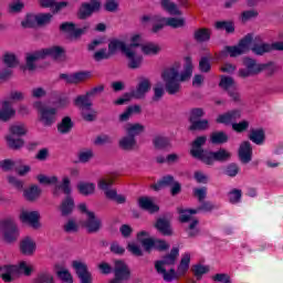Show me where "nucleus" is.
<instances>
[{
	"label": "nucleus",
	"instance_id": "1",
	"mask_svg": "<svg viewBox=\"0 0 283 283\" xmlns=\"http://www.w3.org/2000/svg\"><path fill=\"white\" fill-rule=\"evenodd\" d=\"M179 255L180 249L174 247L169 253L163 255L160 260L155 261V270L158 275H163L164 282H174V280H180V277L187 275L189 265L191 264V254L189 253H185L181 256L177 271L174 268L168 271L165 269V266H175Z\"/></svg>",
	"mask_w": 283,
	"mask_h": 283
},
{
	"label": "nucleus",
	"instance_id": "2",
	"mask_svg": "<svg viewBox=\"0 0 283 283\" xmlns=\"http://www.w3.org/2000/svg\"><path fill=\"white\" fill-rule=\"evenodd\" d=\"M193 74V63L191 57H186V63L184 66V72L181 74L178 72V69L171 66L167 67L161 73V78L165 83V90L167 94L174 96L180 92V83L189 81Z\"/></svg>",
	"mask_w": 283,
	"mask_h": 283
},
{
	"label": "nucleus",
	"instance_id": "3",
	"mask_svg": "<svg viewBox=\"0 0 283 283\" xmlns=\"http://www.w3.org/2000/svg\"><path fill=\"white\" fill-rule=\"evenodd\" d=\"M242 63L245 69H239L240 78H249V76H258L265 72L266 76H273L277 72V65L275 62L270 61L266 63H258V60L249 56L242 59Z\"/></svg>",
	"mask_w": 283,
	"mask_h": 283
},
{
	"label": "nucleus",
	"instance_id": "4",
	"mask_svg": "<svg viewBox=\"0 0 283 283\" xmlns=\"http://www.w3.org/2000/svg\"><path fill=\"white\" fill-rule=\"evenodd\" d=\"M137 240L140 242L146 253H151V251L165 253L171 249V245L165 239L149 238V232L145 230L137 233Z\"/></svg>",
	"mask_w": 283,
	"mask_h": 283
},
{
	"label": "nucleus",
	"instance_id": "5",
	"mask_svg": "<svg viewBox=\"0 0 283 283\" xmlns=\"http://www.w3.org/2000/svg\"><path fill=\"white\" fill-rule=\"evenodd\" d=\"M0 231L7 244H14L19 240V226L12 218H7L0 221Z\"/></svg>",
	"mask_w": 283,
	"mask_h": 283
},
{
	"label": "nucleus",
	"instance_id": "6",
	"mask_svg": "<svg viewBox=\"0 0 283 283\" xmlns=\"http://www.w3.org/2000/svg\"><path fill=\"white\" fill-rule=\"evenodd\" d=\"M112 185H114V179H101L97 182L98 189H101V191H104L107 200H113V202H116L117 205H125V202H127V197H125L124 195H119L116 189H111Z\"/></svg>",
	"mask_w": 283,
	"mask_h": 283
},
{
	"label": "nucleus",
	"instance_id": "7",
	"mask_svg": "<svg viewBox=\"0 0 283 283\" xmlns=\"http://www.w3.org/2000/svg\"><path fill=\"white\" fill-rule=\"evenodd\" d=\"M34 107L40 115V123H42L44 127H52L54 123H56V108L45 106L41 102H35Z\"/></svg>",
	"mask_w": 283,
	"mask_h": 283
},
{
	"label": "nucleus",
	"instance_id": "8",
	"mask_svg": "<svg viewBox=\"0 0 283 283\" xmlns=\"http://www.w3.org/2000/svg\"><path fill=\"white\" fill-rule=\"evenodd\" d=\"M94 12H101V0H90V2H83L77 9L76 17L80 21L90 19Z\"/></svg>",
	"mask_w": 283,
	"mask_h": 283
},
{
	"label": "nucleus",
	"instance_id": "9",
	"mask_svg": "<svg viewBox=\"0 0 283 283\" xmlns=\"http://www.w3.org/2000/svg\"><path fill=\"white\" fill-rule=\"evenodd\" d=\"M72 266L80 280V283H93L94 279L92 276V272H90V268L83 261L74 260L72 262Z\"/></svg>",
	"mask_w": 283,
	"mask_h": 283
},
{
	"label": "nucleus",
	"instance_id": "10",
	"mask_svg": "<svg viewBox=\"0 0 283 283\" xmlns=\"http://www.w3.org/2000/svg\"><path fill=\"white\" fill-rule=\"evenodd\" d=\"M60 78L65 81L67 85H78V83H83V81H87V78H92V72L90 71H80L73 74L61 73Z\"/></svg>",
	"mask_w": 283,
	"mask_h": 283
},
{
	"label": "nucleus",
	"instance_id": "11",
	"mask_svg": "<svg viewBox=\"0 0 283 283\" xmlns=\"http://www.w3.org/2000/svg\"><path fill=\"white\" fill-rule=\"evenodd\" d=\"M113 273L115 277L124 282H128V280H132V270L129 269V265H127V263H125V261L123 260L115 261Z\"/></svg>",
	"mask_w": 283,
	"mask_h": 283
},
{
	"label": "nucleus",
	"instance_id": "12",
	"mask_svg": "<svg viewBox=\"0 0 283 283\" xmlns=\"http://www.w3.org/2000/svg\"><path fill=\"white\" fill-rule=\"evenodd\" d=\"M82 227L86 229V233H98L103 227V221L96 217L95 212H88V217L82 222Z\"/></svg>",
	"mask_w": 283,
	"mask_h": 283
},
{
	"label": "nucleus",
	"instance_id": "13",
	"mask_svg": "<svg viewBox=\"0 0 283 283\" xmlns=\"http://www.w3.org/2000/svg\"><path fill=\"white\" fill-rule=\"evenodd\" d=\"M239 160L243 165H249V163L253 160V147L251 146V142L245 140L240 144Z\"/></svg>",
	"mask_w": 283,
	"mask_h": 283
},
{
	"label": "nucleus",
	"instance_id": "14",
	"mask_svg": "<svg viewBox=\"0 0 283 283\" xmlns=\"http://www.w3.org/2000/svg\"><path fill=\"white\" fill-rule=\"evenodd\" d=\"M154 228L166 238H171L174 235V228L171 227V221L167 218H158L154 224Z\"/></svg>",
	"mask_w": 283,
	"mask_h": 283
},
{
	"label": "nucleus",
	"instance_id": "15",
	"mask_svg": "<svg viewBox=\"0 0 283 283\" xmlns=\"http://www.w3.org/2000/svg\"><path fill=\"white\" fill-rule=\"evenodd\" d=\"M41 218V214L39 211H22L20 214V220L23 224H31L33 229H39L41 227V223H39V220Z\"/></svg>",
	"mask_w": 283,
	"mask_h": 283
},
{
	"label": "nucleus",
	"instance_id": "16",
	"mask_svg": "<svg viewBox=\"0 0 283 283\" xmlns=\"http://www.w3.org/2000/svg\"><path fill=\"white\" fill-rule=\"evenodd\" d=\"M241 116L242 113L240 112V109L228 111L223 114H220L217 117L216 123H218V125H231V123L238 120V118H241Z\"/></svg>",
	"mask_w": 283,
	"mask_h": 283
},
{
	"label": "nucleus",
	"instance_id": "17",
	"mask_svg": "<svg viewBox=\"0 0 283 283\" xmlns=\"http://www.w3.org/2000/svg\"><path fill=\"white\" fill-rule=\"evenodd\" d=\"M207 145V135H201L195 138L191 143V149H190V155L192 158H196L197 156H200L203 154L205 148L203 146Z\"/></svg>",
	"mask_w": 283,
	"mask_h": 283
},
{
	"label": "nucleus",
	"instance_id": "18",
	"mask_svg": "<svg viewBox=\"0 0 283 283\" xmlns=\"http://www.w3.org/2000/svg\"><path fill=\"white\" fill-rule=\"evenodd\" d=\"M153 146L157 151H168L171 149V139L164 135H156L153 138Z\"/></svg>",
	"mask_w": 283,
	"mask_h": 283
},
{
	"label": "nucleus",
	"instance_id": "19",
	"mask_svg": "<svg viewBox=\"0 0 283 283\" xmlns=\"http://www.w3.org/2000/svg\"><path fill=\"white\" fill-rule=\"evenodd\" d=\"M138 207L148 213H158V211H160V207L156 205L149 197H139Z\"/></svg>",
	"mask_w": 283,
	"mask_h": 283
},
{
	"label": "nucleus",
	"instance_id": "20",
	"mask_svg": "<svg viewBox=\"0 0 283 283\" xmlns=\"http://www.w3.org/2000/svg\"><path fill=\"white\" fill-rule=\"evenodd\" d=\"M126 59H128L127 67L128 70H138L143 65V55L136 54L132 48L125 53Z\"/></svg>",
	"mask_w": 283,
	"mask_h": 283
},
{
	"label": "nucleus",
	"instance_id": "21",
	"mask_svg": "<svg viewBox=\"0 0 283 283\" xmlns=\"http://www.w3.org/2000/svg\"><path fill=\"white\" fill-rule=\"evenodd\" d=\"M151 90V82L149 78H142V81L137 84L135 91L132 92L134 98H144L145 94Z\"/></svg>",
	"mask_w": 283,
	"mask_h": 283
},
{
	"label": "nucleus",
	"instance_id": "22",
	"mask_svg": "<svg viewBox=\"0 0 283 283\" xmlns=\"http://www.w3.org/2000/svg\"><path fill=\"white\" fill-rule=\"evenodd\" d=\"M43 60V55L41 53V50L35 51L33 53H28L25 57V66H22V70H29V72H33V70H36V61Z\"/></svg>",
	"mask_w": 283,
	"mask_h": 283
},
{
	"label": "nucleus",
	"instance_id": "23",
	"mask_svg": "<svg viewBox=\"0 0 283 283\" xmlns=\"http://www.w3.org/2000/svg\"><path fill=\"white\" fill-rule=\"evenodd\" d=\"M34 251H36V243L32 238L25 237L20 242V253H22V255H34Z\"/></svg>",
	"mask_w": 283,
	"mask_h": 283
},
{
	"label": "nucleus",
	"instance_id": "24",
	"mask_svg": "<svg viewBox=\"0 0 283 283\" xmlns=\"http://www.w3.org/2000/svg\"><path fill=\"white\" fill-rule=\"evenodd\" d=\"M132 46H127V44L118 39H112L108 42V53L111 56H114L118 50L125 54Z\"/></svg>",
	"mask_w": 283,
	"mask_h": 283
},
{
	"label": "nucleus",
	"instance_id": "25",
	"mask_svg": "<svg viewBox=\"0 0 283 283\" xmlns=\"http://www.w3.org/2000/svg\"><path fill=\"white\" fill-rule=\"evenodd\" d=\"M40 53L42 54V59H45L46 56H51V59H61V56L65 54V49L63 46L54 45L41 49Z\"/></svg>",
	"mask_w": 283,
	"mask_h": 283
},
{
	"label": "nucleus",
	"instance_id": "26",
	"mask_svg": "<svg viewBox=\"0 0 283 283\" xmlns=\"http://www.w3.org/2000/svg\"><path fill=\"white\" fill-rule=\"evenodd\" d=\"M74 207H75L74 198L65 197L60 205L61 216L63 218H67V216H72V213L74 212Z\"/></svg>",
	"mask_w": 283,
	"mask_h": 283
},
{
	"label": "nucleus",
	"instance_id": "27",
	"mask_svg": "<svg viewBox=\"0 0 283 283\" xmlns=\"http://www.w3.org/2000/svg\"><path fill=\"white\" fill-rule=\"evenodd\" d=\"M17 111L12 108V104L8 101L2 102V107L0 108V120L8 123L10 118L14 117Z\"/></svg>",
	"mask_w": 283,
	"mask_h": 283
},
{
	"label": "nucleus",
	"instance_id": "28",
	"mask_svg": "<svg viewBox=\"0 0 283 283\" xmlns=\"http://www.w3.org/2000/svg\"><path fill=\"white\" fill-rule=\"evenodd\" d=\"M43 190L36 185H31L28 189L23 190V196L28 202H36L38 198H41Z\"/></svg>",
	"mask_w": 283,
	"mask_h": 283
},
{
	"label": "nucleus",
	"instance_id": "29",
	"mask_svg": "<svg viewBox=\"0 0 283 283\" xmlns=\"http://www.w3.org/2000/svg\"><path fill=\"white\" fill-rule=\"evenodd\" d=\"M248 138L254 143V145H264V140H266V133L263 128L251 129Z\"/></svg>",
	"mask_w": 283,
	"mask_h": 283
},
{
	"label": "nucleus",
	"instance_id": "30",
	"mask_svg": "<svg viewBox=\"0 0 283 283\" xmlns=\"http://www.w3.org/2000/svg\"><path fill=\"white\" fill-rule=\"evenodd\" d=\"M160 6L165 12H168L171 17H181L182 11L178 9V4L171 2V0H161Z\"/></svg>",
	"mask_w": 283,
	"mask_h": 283
},
{
	"label": "nucleus",
	"instance_id": "31",
	"mask_svg": "<svg viewBox=\"0 0 283 283\" xmlns=\"http://www.w3.org/2000/svg\"><path fill=\"white\" fill-rule=\"evenodd\" d=\"M193 40L197 43H207V41H211V30L207 28H199L195 30Z\"/></svg>",
	"mask_w": 283,
	"mask_h": 283
},
{
	"label": "nucleus",
	"instance_id": "32",
	"mask_svg": "<svg viewBox=\"0 0 283 283\" xmlns=\"http://www.w3.org/2000/svg\"><path fill=\"white\" fill-rule=\"evenodd\" d=\"M74 129V122L72 120V117L65 116L62 118V120L57 124V132L59 134H70Z\"/></svg>",
	"mask_w": 283,
	"mask_h": 283
},
{
	"label": "nucleus",
	"instance_id": "33",
	"mask_svg": "<svg viewBox=\"0 0 283 283\" xmlns=\"http://www.w3.org/2000/svg\"><path fill=\"white\" fill-rule=\"evenodd\" d=\"M210 143L212 145H224L229 143V135L223 130L213 132L210 135Z\"/></svg>",
	"mask_w": 283,
	"mask_h": 283
},
{
	"label": "nucleus",
	"instance_id": "34",
	"mask_svg": "<svg viewBox=\"0 0 283 283\" xmlns=\"http://www.w3.org/2000/svg\"><path fill=\"white\" fill-rule=\"evenodd\" d=\"M77 191L81 196H92L96 191V184L80 181L77 184Z\"/></svg>",
	"mask_w": 283,
	"mask_h": 283
},
{
	"label": "nucleus",
	"instance_id": "35",
	"mask_svg": "<svg viewBox=\"0 0 283 283\" xmlns=\"http://www.w3.org/2000/svg\"><path fill=\"white\" fill-rule=\"evenodd\" d=\"M175 181L176 179L174 178V176L166 175L161 177V179H159L156 184H153L151 189H154V191H160L163 187H171V185H174Z\"/></svg>",
	"mask_w": 283,
	"mask_h": 283
},
{
	"label": "nucleus",
	"instance_id": "36",
	"mask_svg": "<svg viewBox=\"0 0 283 283\" xmlns=\"http://www.w3.org/2000/svg\"><path fill=\"white\" fill-rule=\"evenodd\" d=\"M216 30H224L227 34H234L235 32V22L232 20L217 21L214 23Z\"/></svg>",
	"mask_w": 283,
	"mask_h": 283
},
{
	"label": "nucleus",
	"instance_id": "37",
	"mask_svg": "<svg viewBox=\"0 0 283 283\" xmlns=\"http://www.w3.org/2000/svg\"><path fill=\"white\" fill-rule=\"evenodd\" d=\"M118 145L124 151H134V148L136 147V138L126 135L119 139Z\"/></svg>",
	"mask_w": 283,
	"mask_h": 283
},
{
	"label": "nucleus",
	"instance_id": "38",
	"mask_svg": "<svg viewBox=\"0 0 283 283\" xmlns=\"http://www.w3.org/2000/svg\"><path fill=\"white\" fill-rule=\"evenodd\" d=\"M251 52H253L255 56H264V54L271 53V43H254L251 48Z\"/></svg>",
	"mask_w": 283,
	"mask_h": 283
},
{
	"label": "nucleus",
	"instance_id": "39",
	"mask_svg": "<svg viewBox=\"0 0 283 283\" xmlns=\"http://www.w3.org/2000/svg\"><path fill=\"white\" fill-rule=\"evenodd\" d=\"M75 107H78L80 109H91L92 108V101L90 99L87 93L84 95H78L74 101H73Z\"/></svg>",
	"mask_w": 283,
	"mask_h": 283
},
{
	"label": "nucleus",
	"instance_id": "40",
	"mask_svg": "<svg viewBox=\"0 0 283 283\" xmlns=\"http://www.w3.org/2000/svg\"><path fill=\"white\" fill-rule=\"evenodd\" d=\"M189 132H207L209 129V119H196L190 122Z\"/></svg>",
	"mask_w": 283,
	"mask_h": 283
},
{
	"label": "nucleus",
	"instance_id": "41",
	"mask_svg": "<svg viewBox=\"0 0 283 283\" xmlns=\"http://www.w3.org/2000/svg\"><path fill=\"white\" fill-rule=\"evenodd\" d=\"M142 52L146 56H156L160 52V46L155 43H146L142 45Z\"/></svg>",
	"mask_w": 283,
	"mask_h": 283
},
{
	"label": "nucleus",
	"instance_id": "42",
	"mask_svg": "<svg viewBox=\"0 0 283 283\" xmlns=\"http://www.w3.org/2000/svg\"><path fill=\"white\" fill-rule=\"evenodd\" d=\"M6 142L9 149H13L15 151L21 149L25 145V142L22 138L14 139L12 135H7Z\"/></svg>",
	"mask_w": 283,
	"mask_h": 283
},
{
	"label": "nucleus",
	"instance_id": "43",
	"mask_svg": "<svg viewBox=\"0 0 283 283\" xmlns=\"http://www.w3.org/2000/svg\"><path fill=\"white\" fill-rule=\"evenodd\" d=\"M212 156L214 158V163H228V160H231V153L224 148L212 151Z\"/></svg>",
	"mask_w": 283,
	"mask_h": 283
},
{
	"label": "nucleus",
	"instance_id": "44",
	"mask_svg": "<svg viewBox=\"0 0 283 283\" xmlns=\"http://www.w3.org/2000/svg\"><path fill=\"white\" fill-rule=\"evenodd\" d=\"M55 269H59V271H56V276L59 280L66 283H74V277L72 276V273H70V270H65L59 264H55Z\"/></svg>",
	"mask_w": 283,
	"mask_h": 283
},
{
	"label": "nucleus",
	"instance_id": "45",
	"mask_svg": "<svg viewBox=\"0 0 283 283\" xmlns=\"http://www.w3.org/2000/svg\"><path fill=\"white\" fill-rule=\"evenodd\" d=\"M145 132V126L142 124H128V127L126 128L127 136L130 138H136V136H139V134H143Z\"/></svg>",
	"mask_w": 283,
	"mask_h": 283
},
{
	"label": "nucleus",
	"instance_id": "46",
	"mask_svg": "<svg viewBox=\"0 0 283 283\" xmlns=\"http://www.w3.org/2000/svg\"><path fill=\"white\" fill-rule=\"evenodd\" d=\"M219 87L223 90L224 92H229L232 90V87H235V80L231 76L221 75Z\"/></svg>",
	"mask_w": 283,
	"mask_h": 283
},
{
	"label": "nucleus",
	"instance_id": "47",
	"mask_svg": "<svg viewBox=\"0 0 283 283\" xmlns=\"http://www.w3.org/2000/svg\"><path fill=\"white\" fill-rule=\"evenodd\" d=\"M72 181L70 180V177H63L62 182L57 186V189L62 191V193L66 195V198L72 197Z\"/></svg>",
	"mask_w": 283,
	"mask_h": 283
},
{
	"label": "nucleus",
	"instance_id": "48",
	"mask_svg": "<svg viewBox=\"0 0 283 283\" xmlns=\"http://www.w3.org/2000/svg\"><path fill=\"white\" fill-rule=\"evenodd\" d=\"M228 200L230 205H240L242 202V190L233 188L228 192Z\"/></svg>",
	"mask_w": 283,
	"mask_h": 283
},
{
	"label": "nucleus",
	"instance_id": "49",
	"mask_svg": "<svg viewBox=\"0 0 283 283\" xmlns=\"http://www.w3.org/2000/svg\"><path fill=\"white\" fill-rule=\"evenodd\" d=\"M198 224H200V221L198 219H193L188 228H186V233L188 238H198L200 235V229H198Z\"/></svg>",
	"mask_w": 283,
	"mask_h": 283
},
{
	"label": "nucleus",
	"instance_id": "50",
	"mask_svg": "<svg viewBox=\"0 0 283 283\" xmlns=\"http://www.w3.org/2000/svg\"><path fill=\"white\" fill-rule=\"evenodd\" d=\"M191 271L196 280L200 281L202 280V275H207V273L209 272V266L198 263L191 268Z\"/></svg>",
	"mask_w": 283,
	"mask_h": 283
},
{
	"label": "nucleus",
	"instance_id": "51",
	"mask_svg": "<svg viewBox=\"0 0 283 283\" xmlns=\"http://www.w3.org/2000/svg\"><path fill=\"white\" fill-rule=\"evenodd\" d=\"M2 271H4V273L1 274L3 282H12V273H17L19 268L17 265H4Z\"/></svg>",
	"mask_w": 283,
	"mask_h": 283
},
{
	"label": "nucleus",
	"instance_id": "52",
	"mask_svg": "<svg viewBox=\"0 0 283 283\" xmlns=\"http://www.w3.org/2000/svg\"><path fill=\"white\" fill-rule=\"evenodd\" d=\"M161 22H166V25L175 30L185 25V19L182 18H161Z\"/></svg>",
	"mask_w": 283,
	"mask_h": 283
},
{
	"label": "nucleus",
	"instance_id": "53",
	"mask_svg": "<svg viewBox=\"0 0 283 283\" xmlns=\"http://www.w3.org/2000/svg\"><path fill=\"white\" fill-rule=\"evenodd\" d=\"M21 159L18 160H12V159H3L2 161H0V167L3 171H12V169H14V171L17 170V165H21Z\"/></svg>",
	"mask_w": 283,
	"mask_h": 283
},
{
	"label": "nucleus",
	"instance_id": "54",
	"mask_svg": "<svg viewBox=\"0 0 283 283\" xmlns=\"http://www.w3.org/2000/svg\"><path fill=\"white\" fill-rule=\"evenodd\" d=\"M60 32L71 34V36H74V39H76V23L63 22L62 24H60Z\"/></svg>",
	"mask_w": 283,
	"mask_h": 283
},
{
	"label": "nucleus",
	"instance_id": "55",
	"mask_svg": "<svg viewBox=\"0 0 283 283\" xmlns=\"http://www.w3.org/2000/svg\"><path fill=\"white\" fill-rule=\"evenodd\" d=\"M205 116V108L195 107L189 112L188 122L193 123L195 120H200Z\"/></svg>",
	"mask_w": 283,
	"mask_h": 283
},
{
	"label": "nucleus",
	"instance_id": "56",
	"mask_svg": "<svg viewBox=\"0 0 283 283\" xmlns=\"http://www.w3.org/2000/svg\"><path fill=\"white\" fill-rule=\"evenodd\" d=\"M198 160H201L203 165L213 166L216 163V158H213V151L205 153V150L201 153L200 156L195 157Z\"/></svg>",
	"mask_w": 283,
	"mask_h": 283
},
{
	"label": "nucleus",
	"instance_id": "57",
	"mask_svg": "<svg viewBox=\"0 0 283 283\" xmlns=\"http://www.w3.org/2000/svg\"><path fill=\"white\" fill-rule=\"evenodd\" d=\"M39 14H27L25 20L21 22L23 28H36L39 25Z\"/></svg>",
	"mask_w": 283,
	"mask_h": 283
},
{
	"label": "nucleus",
	"instance_id": "58",
	"mask_svg": "<svg viewBox=\"0 0 283 283\" xmlns=\"http://www.w3.org/2000/svg\"><path fill=\"white\" fill-rule=\"evenodd\" d=\"M3 63L7 67H17L19 65V59L14 53H4Z\"/></svg>",
	"mask_w": 283,
	"mask_h": 283
},
{
	"label": "nucleus",
	"instance_id": "59",
	"mask_svg": "<svg viewBox=\"0 0 283 283\" xmlns=\"http://www.w3.org/2000/svg\"><path fill=\"white\" fill-rule=\"evenodd\" d=\"M223 174L224 176H229V178H235V176L240 174V166H238L235 163H231L226 166Z\"/></svg>",
	"mask_w": 283,
	"mask_h": 283
},
{
	"label": "nucleus",
	"instance_id": "60",
	"mask_svg": "<svg viewBox=\"0 0 283 283\" xmlns=\"http://www.w3.org/2000/svg\"><path fill=\"white\" fill-rule=\"evenodd\" d=\"M33 283H54V275L50 272H41L34 279Z\"/></svg>",
	"mask_w": 283,
	"mask_h": 283
},
{
	"label": "nucleus",
	"instance_id": "61",
	"mask_svg": "<svg viewBox=\"0 0 283 283\" xmlns=\"http://www.w3.org/2000/svg\"><path fill=\"white\" fill-rule=\"evenodd\" d=\"M93 59L98 63L101 61H107V59H112V55L109 54V51H107L106 48H103L93 54Z\"/></svg>",
	"mask_w": 283,
	"mask_h": 283
},
{
	"label": "nucleus",
	"instance_id": "62",
	"mask_svg": "<svg viewBox=\"0 0 283 283\" xmlns=\"http://www.w3.org/2000/svg\"><path fill=\"white\" fill-rule=\"evenodd\" d=\"M54 15L52 13H38V25L43 28V25H50Z\"/></svg>",
	"mask_w": 283,
	"mask_h": 283
},
{
	"label": "nucleus",
	"instance_id": "63",
	"mask_svg": "<svg viewBox=\"0 0 283 283\" xmlns=\"http://www.w3.org/2000/svg\"><path fill=\"white\" fill-rule=\"evenodd\" d=\"M226 52H228V54L230 55L231 59H235L238 56H242V54H244V51L237 44V45H232L229 46L227 45L224 48Z\"/></svg>",
	"mask_w": 283,
	"mask_h": 283
},
{
	"label": "nucleus",
	"instance_id": "64",
	"mask_svg": "<svg viewBox=\"0 0 283 283\" xmlns=\"http://www.w3.org/2000/svg\"><path fill=\"white\" fill-rule=\"evenodd\" d=\"M10 136H25L28 134V128H25V125H13L10 127Z\"/></svg>",
	"mask_w": 283,
	"mask_h": 283
}]
</instances>
